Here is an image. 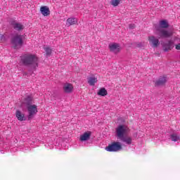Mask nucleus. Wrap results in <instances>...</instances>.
Returning a JSON list of instances; mask_svg holds the SVG:
<instances>
[{
	"label": "nucleus",
	"instance_id": "nucleus-20",
	"mask_svg": "<svg viewBox=\"0 0 180 180\" xmlns=\"http://www.w3.org/2000/svg\"><path fill=\"white\" fill-rule=\"evenodd\" d=\"M97 95L99 96H106V95H108V91H106V89L105 88H101L99 89Z\"/></svg>",
	"mask_w": 180,
	"mask_h": 180
},
{
	"label": "nucleus",
	"instance_id": "nucleus-24",
	"mask_svg": "<svg viewBox=\"0 0 180 180\" xmlns=\"http://www.w3.org/2000/svg\"><path fill=\"white\" fill-rule=\"evenodd\" d=\"M134 27H136V25H134V24L129 25V29H134Z\"/></svg>",
	"mask_w": 180,
	"mask_h": 180
},
{
	"label": "nucleus",
	"instance_id": "nucleus-14",
	"mask_svg": "<svg viewBox=\"0 0 180 180\" xmlns=\"http://www.w3.org/2000/svg\"><path fill=\"white\" fill-rule=\"evenodd\" d=\"M148 40L153 47H158L160 45V40L154 36L149 37Z\"/></svg>",
	"mask_w": 180,
	"mask_h": 180
},
{
	"label": "nucleus",
	"instance_id": "nucleus-23",
	"mask_svg": "<svg viewBox=\"0 0 180 180\" xmlns=\"http://www.w3.org/2000/svg\"><path fill=\"white\" fill-rule=\"evenodd\" d=\"M120 2H122V0H111V5L113 6H117Z\"/></svg>",
	"mask_w": 180,
	"mask_h": 180
},
{
	"label": "nucleus",
	"instance_id": "nucleus-21",
	"mask_svg": "<svg viewBox=\"0 0 180 180\" xmlns=\"http://www.w3.org/2000/svg\"><path fill=\"white\" fill-rule=\"evenodd\" d=\"M77 18H70L67 20V23L69 24L70 26L72 25H75V23H77Z\"/></svg>",
	"mask_w": 180,
	"mask_h": 180
},
{
	"label": "nucleus",
	"instance_id": "nucleus-12",
	"mask_svg": "<svg viewBox=\"0 0 180 180\" xmlns=\"http://www.w3.org/2000/svg\"><path fill=\"white\" fill-rule=\"evenodd\" d=\"M109 49L110 51L112 53H115V54L119 53L120 51V45L119 44H109Z\"/></svg>",
	"mask_w": 180,
	"mask_h": 180
},
{
	"label": "nucleus",
	"instance_id": "nucleus-19",
	"mask_svg": "<svg viewBox=\"0 0 180 180\" xmlns=\"http://www.w3.org/2000/svg\"><path fill=\"white\" fill-rule=\"evenodd\" d=\"M96 82H98V79H96V77L88 78V84L91 85V86H94V85H95Z\"/></svg>",
	"mask_w": 180,
	"mask_h": 180
},
{
	"label": "nucleus",
	"instance_id": "nucleus-10",
	"mask_svg": "<svg viewBox=\"0 0 180 180\" xmlns=\"http://www.w3.org/2000/svg\"><path fill=\"white\" fill-rule=\"evenodd\" d=\"M32 105H33V98L30 96H27L22 103V108H27Z\"/></svg>",
	"mask_w": 180,
	"mask_h": 180
},
{
	"label": "nucleus",
	"instance_id": "nucleus-15",
	"mask_svg": "<svg viewBox=\"0 0 180 180\" xmlns=\"http://www.w3.org/2000/svg\"><path fill=\"white\" fill-rule=\"evenodd\" d=\"M15 116L20 122H23L26 120V116H25V114L22 113L20 110H17L15 112Z\"/></svg>",
	"mask_w": 180,
	"mask_h": 180
},
{
	"label": "nucleus",
	"instance_id": "nucleus-5",
	"mask_svg": "<svg viewBox=\"0 0 180 180\" xmlns=\"http://www.w3.org/2000/svg\"><path fill=\"white\" fill-rule=\"evenodd\" d=\"M122 148V144H120V142H113L112 144L106 147L105 150L110 153H113L120 151Z\"/></svg>",
	"mask_w": 180,
	"mask_h": 180
},
{
	"label": "nucleus",
	"instance_id": "nucleus-9",
	"mask_svg": "<svg viewBox=\"0 0 180 180\" xmlns=\"http://www.w3.org/2000/svg\"><path fill=\"white\" fill-rule=\"evenodd\" d=\"M11 25L13 30H17V32H20V30H23L25 29V26L23 25L16 21H11Z\"/></svg>",
	"mask_w": 180,
	"mask_h": 180
},
{
	"label": "nucleus",
	"instance_id": "nucleus-13",
	"mask_svg": "<svg viewBox=\"0 0 180 180\" xmlns=\"http://www.w3.org/2000/svg\"><path fill=\"white\" fill-rule=\"evenodd\" d=\"M167 81H168V79L167 78V76L160 77L155 82V86H161L162 85H165V84L167 83Z\"/></svg>",
	"mask_w": 180,
	"mask_h": 180
},
{
	"label": "nucleus",
	"instance_id": "nucleus-8",
	"mask_svg": "<svg viewBox=\"0 0 180 180\" xmlns=\"http://www.w3.org/2000/svg\"><path fill=\"white\" fill-rule=\"evenodd\" d=\"M91 136H92V132L91 131H86L79 136V141L81 143H85L91 140Z\"/></svg>",
	"mask_w": 180,
	"mask_h": 180
},
{
	"label": "nucleus",
	"instance_id": "nucleus-25",
	"mask_svg": "<svg viewBox=\"0 0 180 180\" xmlns=\"http://www.w3.org/2000/svg\"><path fill=\"white\" fill-rule=\"evenodd\" d=\"M176 50H180V44L176 45Z\"/></svg>",
	"mask_w": 180,
	"mask_h": 180
},
{
	"label": "nucleus",
	"instance_id": "nucleus-22",
	"mask_svg": "<svg viewBox=\"0 0 180 180\" xmlns=\"http://www.w3.org/2000/svg\"><path fill=\"white\" fill-rule=\"evenodd\" d=\"M44 50L45 51L46 56H51L52 50L50 47H44Z\"/></svg>",
	"mask_w": 180,
	"mask_h": 180
},
{
	"label": "nucleus",
	"instance_id": "nucleus-4",
	"mask_svg": "<svg viewBox=\"0 0 180 180\" xmlns=\"http://www.w3.org/2000/svg\"><path fill=\"white\" fill-rule=\"evenodd\" d=\"M129 133V127L125 125H120L116 129V134L117 139H120Z\"/></svg>",
	"mask_w": 180,
	"mask_h": 180
},
{
	"label": "nucleus",
	"instance_id": "nucleus-16",
	"mask_svg": "<svg viewBox=\"0 0 180 180\" xmlns=\"http://www.w3.org/2000/svg\"><path fill=\"white\" fill-rule=\"evenodd\" d=\"M72 89H74V86H72V84L70 83H65L63 86V90L66 94L72 92Z\"/></svg>",
	"mask_w": 180,
	"mask_h": 180
},
{
	"label": "nucleus",
	"instance_id": "nucleus-11",
	"mask_svg": "<svg viewBox=\"0 0 180 180\" xmlns=\"http://www.w3.org/2000/svg\"><path fill=\"white\" fill-rule=\"evenodd\" d=\"M118 140H120V141L125 143V144H127L128 146H130V144L133 143V138L129 135H124V136L118 139Z\"/></svg>",
	"mask_w": 180,
	"mask_h": 180
},
{
	"label": "nucleus",
	"instance_id": "nucleus-18",
	"mask_svg": "<svg viewBox=\"0 0 180 180\" xmlns=\"http://www.w3.org/2000/svg\"><path fill=\"white\" fill-rule=\"evenodd\" d=\"M169 139H171L172 141H174V143H175L176 141H179L180 136L179 134H172L170 135Z\"/></svg>",
	"mask_w": 180,
	"mask_h": 180
},
{
	"label": "nucleus",
	"instance_id": "nucleus-7",
	"mask_svg": "<svg viewBox=\"0 0 180 180\" xmlns=\"http://www.w3.org/2000/svg\"><path fill=\"white\" fill-rule=\"evenodd\" d=\"M164 51H171L174 49V40L170 39L167 42L162 44Z\"/></svg>",
	"mask_w": 180,
	"mask_h": 180
},
{
	"label": "nucleus",
	"instance_id": "nucleus-17",
	"mask_svg": "<svg viewBox=\"0 0 180 180\" xmlns=\"http://www.w3.org/2000/svg\"><path fill=\"white\" fill-rule=\"evenodd\" d=\"M40 11L44 16H49V15H50V8L46 6H41L40 8Z\"/></svg>",
	"mask_w": 180,
	"mask_h": 180
},
{
	"label": "nucleus",
	"instance_id": "nucleus-3",
	"mask_svg": "<svg viewBox=\"0 0 180 180\" xmlns=\"http://www.w3.org/2000/svg\"><path fill=\"white\" fill-rule=\"evenodd\" d=\"M24 35L15 34L11 39V43L14 46V49L16 50L18 47H22L23 46V39Z\"/></svg>",
	"mask_w": 180,
	"mask_h": 180
},
{
	"label": "nucleus",
	"instance_id": "nucleus-1",
	"mask_svg": "<svg viewBox=\"0 0 180 180\" xmlns=\"http://www.w3.org/2000/svg\"><path fill=\"white\" fill-rule=\"evenodd\" d=\"M20 63L25 67L36 70L39 67V58L34 54L25 53L20 56Z\"/></svg>",
	"mask_w": 180,
	"mask_h": 180
},
{
	"label": "nucleus",
	"instance_id": "nucleus-2",
	"mask_svg": "<svg viewBox=\"0 0 180 180\" xmlns=\"http://www.w3.org/2000/svg\"><path fill=\"white\" fill-rule=\"evenodd\" d=\"M169 27V24L166 20H162L159 22V26L156 27V34L159 39H169L174 33L172 30H166Z\"/></svg>",
	"mask_w": 180,
	"mask_h": 180
},
{
	"label": "nucleus",
	"instance_id": "nucleus-6",
	"mask_svg": "<svg viewBox=\"0 0 180 180\" xmlns=\"http://www.w3.org/2000/svg\"><path fill=\"white\" fill-rule=\"evenodd\" d=\"M26 109L28 112L27 119L28 120H32L33 119V116L37 113V105H32L26 107Z\"/></svg>",
	"mask_w": 180,
	"mask_h": 180
},
{
	"label": "nucleus",
	"instance_id": "nucleus-26",
	"mask_svg": "<svg viewBox=\"0 0 180 180\" xmlns=\"http://www.w3.org/2000/svg\"><path fill=\"white\" fill-rule=\"evenodd\" d=\"M138 47H141L140 44H138Z\"/></svg>",
	"mask_w": 180,
	"mask_h": 180
}]
</instances>
